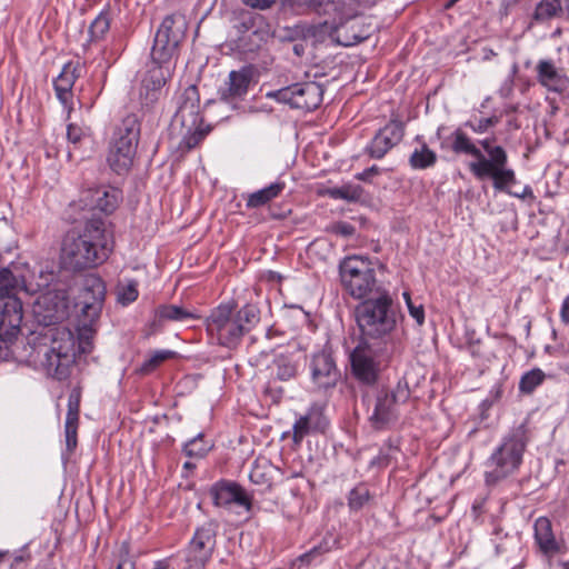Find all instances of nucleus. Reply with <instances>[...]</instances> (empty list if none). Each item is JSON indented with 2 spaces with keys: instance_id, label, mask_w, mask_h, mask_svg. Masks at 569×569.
<instances>
[{
  "instance_id": "nucleus-46",
  "label": "nucleus",
  "mask_w": 569,
  "mask_h": 569,
  "mask_svg": "<svg viewBox=\"0 0 569 569\" xmlns=\"http://www.w3.org/2000/svg\"><path fill=\"white\" fill-rule=\"evenodd\" d=\"M260 19H261L260 17H253L251 14H243L238 20V22L234 24V28L239 32L247 33L256 27V21L260 20Z\"/></svg>"
},
{
  "instance_id": "nucleus-48",
  "label": "nucleus",
  "mask_w": 569,
  "mask_h": 569,
  "mask_svg": "<svg viewBox=\"0 0 569 569\" xmlns=\"http://www.w3.org/2000/svg\"><path fill=\"white\" fill-rule=\"evenodd\" d=\"M288 4L298 12H305L315 8L319 0H287Z\"/></svg>"
},
{
  "instance_id": "nucleus-7",
  "label": "nucleus",
  "mask_w": 569,
  "mask_h": 569,
  "mask_svg": "<svg viewBox=\"0 0 569 569\" xmlns=\"http://www.w3.org/2000/svg\"><path fill=\"white\" fill-rule=\"evenodd\" d=\"M139 139L140 121L136 114H128L116 127L108 154V163L118 174L131 168Z\"/></svg>"
},
{
  "instance_id": "nucleus-4",
  "label": "nucleus",
  "mask_w": 569,
  "mask_h": 569,
  "mask_svg": "<svg viewBox=\"0 0 569 569\" xmlns=\"http://www.w3.org/2000/svg\"><path fill=\"white\" fill-rule=\"evenodd\" d=\"M359 329V341L373 343L378 349H387L397 326V311L388 291L359 303L355 309Z\"/></svg>"
},
{
  "instance_id": "nucleus-3",
  "label": "nucleus",
  "mask_w": 569,
  "mask_h": 569,
  "mask_svg": "<svg viewBox=\"0 0 569 569\" xmlns=\"http://www.w3.org/2000/svg\"><path fill=\"white\" fill-rule=\"evenodd\" d=\"M452 138L451 148L456 153H466L476 158V161L469 163V169L476 178L480 180L491 178L496 190L512 194L508 187L516 182V174L512 169L507 168L506 150L500 146L492 144L495 138H487L479 142L486 154L460 129L453 132ZM527 194H532L529 187H526L522 193H513L515 197L520 198H525Z\"/></svg>"
},
{
  "instance_id": "nucleus-16",
  "label": "nucleus",
  "mask_w": 569,
  "mask_h": 569,
  "mask_svg": "<svg viewBox=\"0 0 569 569\" xmlns=\"http://www.w3.org/2000/svg\"><path fill=\"white\" fill-rule=\"evenodd\" d=\"M200 97L196 86H189L179 97L174 121L182 128H194L203 121L201 117Z\"/></svg>"
},
{
  "instance_id": "nucleus-33",
  "label": "nucleus",
  "mask_w": 569,
  "mask_h": 569,
  "mask_svg": "<svg viewBox=\"0 0 569 569\" xmlns=\"http://www.w3.org/2000/svg\"><path fill=\"white\" fill-rule=\"evenodd\" d=\"M359 29V23L357 21H351L346 24H342L337 30V42L345 46H353L359 43L368 38V34L358 33L356 30Z\"/></svg>"
},
{
  "instance_id": "nucleus-34",
  "label": "nucleus",
  "mask_w": 569,
  "mask_h": 569,
  "mask_svg": "<svg viewBox=\"0 0 569 569\" xmlns=\"http://www.w3.org/2000/svg\"><path fill=\"white\" fill-rule=\"evenodd\" d=\"M437 161V154L422 143L420 149H416L409 159L410 166L413 169H426L433 166Z\"/></svg>"
},
{
  "instance_id": "nucleus-55",
  "label": "nucleus",
  "mask_w": 569,
  "mask_h": 569,
  "mask_svg": "<svg viewBox=\"0 0 569 569\" xmlns=\"http://www.w3.org/2000/svg\"><path fill=\"white\" fill-rule=\"evenodd\" d=\"M560 318L562 322L569 325V295L565 298L561 309H560Z\"/></svg>"
},
{
  "instance_id": "nucleus-17",
  "label": "nucleus",
  "mask_w": 569,
  "mask_h": 569,
  "mask_svg": "<svg viewBox=\"0 0 569 569\" xmlns=\"http://www.w3.org/2000/svg\"><path fill=\"white\" fill-rule=\"evenodd\" d=\"M312 380L320 388H329L337 383L339 371L328 350L316 353L311 360Z\"/></svg>"
},
{
  "instance_id": "nucleus-45",
  "label": "nucleus",
  "mask_w": 569,
  "mask_h": 569,
  "mask_svg": "<svg viewBox=\"0 0 569 569\" xmlns=\"http://www.w3.org/2000/svg\"><path fill=\"white\" fill-rule=\"evenodd\" d=\"M403 297L406 299L410 316L417 321L419 326H421L425 321V311L422 306H415L408 292H405Z\"/></svg>"
},
{
  "instance_id": "nucleus-56",
  "label": "nucleus",
  "mask_w": 569,
  "mask_h": 569,
  "mask_svg": "<svg viewBox=\"0 0 569 569\" xmlns=\"http://www.w3.org/2000/svg\"><path fill=\"white\" fill-rule=\"evenodd\" d=\"M379 172V168L377 166H372L371 168L365 170L362 173L358 174L357 178L359 180H366L372 174H377Z\"/></svg>"
},
{
  "instance_id": "nucleus-39",
  "label": "nucleus",
  "mask_w": 569,
  "mask_h": 569,
  "mask_svg": "<svg viewBox=\"0 0 569 569\" xmlns=\"http://www.w3.org/2000/svg\"><path fill=\"white\" fill-rule=\"evenodd\" d=\"M336 543L337 539L333 536L326 537L319 546H316L310 551L301 555L299 560L309 563L312 558L330 551Z\"/></svg>"
},
{
  "instance_id": "nucleus-12",
  "label": "nucleus",
  "mask_w": 569,
  "mask_h": 569,
  "mask_svg": "<svg viewBox=\"0 0 569 569\" xmlns=\"http://www.w3.org/2000/svg\"><path fill=\"white\" fill-rule=\"evenodd\" d=\"M323 89L313 81L295 83L292 86L269 92L267 97L288 103L292 108L311 111L322 101Z\"/></svg>"
},
{
  "instance_id": "nucleus-19",
  "label": "nucleus",
  "mask_w": 569,
  "mask_h": 569,
  "mask_svg": "<svg viewBox=\"0 0 569 569\" xmlns=\"http://www.w3.org/2000/svg\"><path fill=\"white\" fill-rule=\"evenodd\" d=\"M210 495L216 506L229 507L237 505L250 509V499L237 483L221 481L210 489Z\"/></svg>"
},
{
  "instance_id": "nucleus-5",
  "label": "nucleus",
  "mask_w": 569,
  "mask_h": 569,
  "mask_svg": "<svg viewBox=\"0 0 569 569\" xmlns=\"http://www.w3.org/2000/svg\"><path fill=\"white\" fill-rule=\"evenodd\" d=\"M234 309L232 302L222 303L206 320L209 336L229 349H234L260 319L259 310L253 305H246L237 311Z\"/></svg>"
},
{
  "instance_id": "nucleus-54",
  "label": "nucleus",
  "mask_w": 569,
  "mask_h": 569,
  "mask_svg": "<svg viewBox=\"0 0 569 569\" xmlns=\"http://www.w3.org/2000/svg\"><path fill=\"white\" fill-rule=\"evenodd\" d=\"M250 479L251 481L256 482V483H263L266 482V479H264V473H262L260 471V465L257 463L253 469L251 470L250 472Z\"/></svg>"
},
{
  "instance_id": "nucleus-41",
  "label": "nucleus",
  "mask_w": 569,
  "mask_h": 569,
  "mask_svg": "<svg viewBox=\"0 0 569 569\" xmlns=\"http://www.w3.org/2000/svg\"><path fill=\"white\" fill-rule=\"evenodd\" d=\"M117 298L123 306L133 302L138 298L137 282L130 281L127 284H119L117 288Z\"/></svg>"
},
{
  "instance_id": "nucleus-38",
  "label": "nucleus",
  "mask_w": 569,
  "mask_h": 569,
  "mask_svg": "<svg viewBox=\"0 0 569 569\" xmlns=\"http://www.w3.org/2000/svg\"><path fill=\"white\" fill-rule=\"evenodd\" d=\"M545 379V373L540 369H532L522 376L519 389L522 392L530 393L539 386Z\"/></svg>"
},
{
  "instance_id": "nucleus-13",
  "label": "nucleus",
  "mask_w": 569,
  "mask_h": 569,
  "mask_svg": "<svg viewBox=\"0 0 569 569\" xmlns=\"http://www.w3.org/2000/svg\"><path fill=\"white\" fill-rule=\"evenodd\" d=\"M387 349H378L373 343L359 341L350 353L352 375L365 385H373L378 380L380 363L377 358Z\"/></svg>"
},
{
  "instance_id": "nucleus-2",
  "label": "nucleus",
  "mask_w": 569,
  "mask_h": 569,
  "mask_svg": "<svg viewBox=\"0 0 569 569\" xmlns=\"http://www.w3.org/2000/svg\"><path fill=\"white\" fill-rule=\"evenodd\" d=\"M113 250L112 234L100 217L88 219L81 231L66 233L61 246V263L64 269L81 271L103 263Z\"/></svg>"
},
{
  "instance_id": "nucleus-6",
  "label": "nucleus",
  "mask_w": 569,
  "mask_h": 569,
  "mask_svg": "<svg viewBox=\"0 0 569 569\" xmlns=\"http://www.w3.org/2000/svg\"><path fill=\"white\" fill-rule=\"evenodd\" d=\"M528 439L526 423L513 428L511 432L503 438L501 445L493 451L489 459L490 470L487 472L488 482L505 479L519 469Z\"/></svg>"
},
{
  "instance_id": "nucleus-32",
  "label": "nucleus",
  "mask_w": 569,
  "mask_h": 569,
  "mask_svg": "<svg viewBox=\"0 0 569 569\" xmlns=\"http://www.w3.org/2000/svg\"><path fill=\"white\" fill-rule=\"evenodd\" d=\"M283 188L284 184L281 182L271 183L270 186L251 193L248 198L247 206L251 208L261 207L276 198Z\"/></svg>"
},
{
  "instance_id": "nucleus-59",
  "label": "nucleus",
  "mask_w": 569,
  "mask_h": 569,
  "mask_svg": "<svg viewBox=\"0 0 569 569\" xmlns=\"http://www.w3.org/2000/svg\"><path fill=\"white\" fill-rule=\"evenodd\" d=\"M458 0H449L445 6L447 9L451 8Z\"/></svg>"
},
{
  "instance_id": "nucleus-20",
  "label": "nucleus",
  "mask_w": 569,
  "mask_h": 569,
  "mask_svg": "<svg viewBox=\"0 0 569 569\" xmlns=\"http://www.w3.org/2000/svg\"><path fill=\"white\" fill-rule=\"evenodd\" d=\"M80 66L72 62L66 63L60 74L54 80V90L59 101L68 111V118L73 109V93L72 88L77 78L79 77Z\"/></svg>"
},
{
  "instance_id": "nucleus-31",
  "label": "nucleus",
  "mask_w": 569,
  "mask_h": 569,
  "mask_svg": "<svg viewBox=\"0 0 569 569\" xmlns=\"http://www.w3.org/2000/svg\"><path fill=\"white\" fill-rule=\"evenodd\" d=\"M23 282L9 268L0 269V297H17Z\"/></svg>"
},
{
  "instance_id": "nucleus-58",
  "label": "nucleus",
  "mask_w": 569,
  "mask_h": 569,
  "mask_svg": "<svg viewBox=\"0 0 569 569\" xmlns=\"http://www.w3.org/2000/svg\"><path fill=\"white\" fill-rule=\"evenodd\" d=\"M23 560H24V557H23V556H17V557L14 558L13 563H14V565H17V563H19V562H21V561H23Z\"/></svg>"
},
{
  "instance_id": "nucleus-8",
  "label": "nucleus",
  "mask_w": 569,
  "mask_h": 569,
  "mask_svg": "<svg viewBox=\"0 0 569 569\" xmlns=\"http://www.w3.org/2000/svg\"><path fill=\"white\" fill-rule=\"evenodd\" d=\"M341 283L346 291L356 299H362L370 293L382 291L377 286L373 263L361 256L345 258L340 266Z\"/></svg>"
},
{
  "instance_id": "nucleus-26",
  "label": "nucleus",
  "mask_w": 569,
  "mask_h": 569,
  "mask_svg": "<svg viewBox=\"0 0 569 569\" xmlns=\"http://www.w3.org/2000/svg\"><path fill=\"white\" fill-rule=\"evenodd\" d=\"M80 413V393L71 392L68 399V412L66 417L64 433L66 445L69 451H73L77 447V431L79 426Z\"/></svg>"
},
{
  "instance_id": "nucleus-44",
  "label": "nucleus",
  "mask_w": 569,
  "mask_h": 569,
  "mask_svg": "<svg viewBox=\"0 0 569 569\" xmlns=\"http://www.w3.org/2000/svg\"><path fill=\"white\" fill-rule=\"evenodd\" d=\"M114 569H134V561L130 556L128 543H123L119 550L118 562Z\"/></svg>"
},
{
  "instance_id": "nucleus-14",
  "label": "nucleus",
  "mask_w": 569,
  "mask_h": 569,
  "mask_svg": "<svg viewBox=\"0 0 569 569\" xmlns=\"http://www.w3.org/2000/svg\"><path fill=\"white\" fill-rule=\"evenodd\" d=\"M217 526L207 522L198 528L186 549V561L189 568L201 569L211 558L216 547Z\"/></svg>"
},
{
  "instance_id": "nucleus-10",
  "label": "nucleus",
  "mask_w": 569,
  "mask_h": 569,
  "mask_svg": "<svg viewBox=\"0 0 569 569\" xmlns=\"http://www.w3.org/2000/svg\"><path fill=\"white\" fill-rule=\"evenodd\" d=\"M410 398V389L406 380H400L392 390H381L375 401L370 421L376 429H382L396 422L400 416V407Z\"/></svg>"
},
{
  "instance_id": "nucleus-1",
  "label": "nucleus",
  "mask_w": 569,
  "mask_h": 569,
  "mask_svg": "<svg viewBox=\"0 0 569 569\" xmlns=\"http://www.w3.org/2000/svg\"><path fill=\"white\" fill-rule=\"evenodd\" d=\"M70 308L66 290H49L40 295L32 307L38 327L27 338L29 360L58 380L69 376L76 361L74 335L69 328L60 326L68 319Z\"/></svg>"
},
{
  "instance_id": "nucleus-27",
  "label": "nucleus",
  "mask_w": 569,
  "mask_h": 569,
  "mask_svg": "<svg viewBox=\"0 0 569 569\" xmlns=\"http://www.w3.org/2000/svg\"><path fill=\"white\" fill-rule=\"evenodd\" d=\"M535 538L545 555L558 552L559 547L555 539L551 522L546 517H540L535 522Z\"/></svg>"
},
{
  "instance_id": "nucleus-9",
  "label": "nucleus",
  "mask_w": 569,
  "mask_h": 569,
  "mask_svg": "<svg viewBox=\"0 0 569 569\" xmlns=\"http://www.w3.org/2000/svg\"><path fill=\"white\" fill-rule=\"evenodd\" d=\"M187 20L181 13L167 16L158 29L151 51L153 60L158 63L167 62L178 50L184 39Z\"/></svg>"
},
{
  "instance_id": "nucleus-37",
  "label": "nucleus",
  "mask_w": 569,
  "mask_h": 569,
  "mask_svg": "<svg viewBox=\"0 0 569 569\" xmlns=\"http://www.w3.org/2000/svg\"><path fill=\"white\" fill-rule=\"evenodd\" d=\"M176 356L174 351L171 350H158L154 351L149 359H147L142 366L140 367L141 373H150L156 368H158L162 362L168 359H171Z\"/></svg>"
},
{
  "instance_id": "nucleus-35",
  "label": "nucleus",
  "mask_w": 569,
  "mask_h": 569,
  "mask_svg": "<svg viewBox=\"0 0 569 569\" xmlns=\"http://www.w3.org/2000/svg\"><path fill=\"white\" fill-rule=\"evenodd\" d=\"M110 29V18L107 12H100L89 26V41L101 40Z\"/></svg>"
},
{
  "instance_id": "nucleus-28",
  "label": "nucleus",
  "mask_w": 569,
  "mask_h": 569,
  "mask_svg": "<svg viewBox=\"0 0 569 569\" xmlns=\"http://www.w3.org/2000/svg\"><path fill=\"white\" fill-rule=\"evenodd\" d=\"M197 316L180 306L161 305L154 311L153 326H162L168 321H187Z\"/></svg>"
},
{
  "instance_id": "nucleus-42",
  "label": "nucleus",
  "mask_w": 569,
  "mask_h": 569,
  "mask_svg": "<svg viewBox=\"0 0 569 569\" xmlns=\"http://www.w3.org/2000/svg\"><path fill=\"white\" fill-rule=\"evenodd\" d=\"M263 36L264 33L262 31L254 29L248 36L249 43H247L244 37L239 38L238 48H240L244 52H253L261 47Z\"/></svg>"
},
{
  "instance_id": "nucleus-63",
  "label": "nucleus",
  "mask_w": 569,
  "mask_h": 569,
  "mask_svg": "<svg viewBox=\"0 0 569 569\" xmlns=\"http://www.w3.org/2000/svg\"><path fill=\"white\" fill-rule=\"evenodd\" d=\"M567 373H569V367L566 368Z\"/></svg>"
},
{
  "instance_id": "nucleus-61",
  "label": "nucleus",
  "mask_w": 569,
  "mask_h": 569,
  "mask_svg": "<svg viewBox=\"0 0 569 569\" xmlns=\"http://www.w3.org/2000/svg\"><path fill=\"white\" fill-rule=\"evenodd\" d=\"M193 467H194V465H193V463H191V462H186V463H184V468H186V469H191V468H193Z\"/></svg>"
},
{
  "instance_id": "nucleus-49",
  "label": "nucleus",
  "mask_w": 569,
  "mask_h": 569,
  "mask_svg": "<svg viewBox=\"0 0 569 569\" xmlns=\"http://www.w3.org/2000/svg\"><path fill=\"white\" fill-rule=\"evenodd\" d=\"M82 137H84V131L82 130V128L74 123L68 124L67 138L71 143H78L82 139Z\"/></svg>"
},
{
  "instance_id": "nucleus-62",
  "label": "nucleus",
  "mask_w": 569,
  "mask_h": 569,
  "mask_svg": "<svg viewBox=\"0 0 569 569\" xmlns=\"http://www.w3.org/2000/svg\"><path fill=\"white\" fill-rule=\"evenodd\" d=\"M320 29H321V31L323 30L325 32H327L329 28H328V24L325 23L323 26H320Z\"/></svg>"
},
{
  "instance_id": "nucleus-29",
  "label": "nucleus",
  "mask_w": 569,
  "mask_h": 569,
  "mask_svg": "<svg viewBox=\"0 0 569 569\" xmlns=\"http://www.w3.org/2000/svg\"><path fill=\"white\" fill-rule=\"evenodd\" d=\"M563 13L561 0H541L535 8L532 20L537 23H546L561 18Z\"/></svg>"
},
{
  "instance_id": "nucleus-60",
  "label": "nucleus",
  "mask_w": 569,
  "mask_h": 569,
  "mask_svg": "<svg viewBox=\"0 0 569 569\" xmlns=\"http://www.w3.org/2000/svg\"><path fill=\"white\" fill-rule=\"evenodd\" d=\"M458 0H449L445 6L447 9L451 8Z\"/></svg>"
},
{
  "instance_id": "nucleus-11",
  "label": "nucleus",
  "mask_w": 569,
  "mask_h": 569,
  "mask_svg": "<svg viewBox=\"0 0 569 569\" xmlns=\"http://www.w3.org/2000/svg\"><path fill=\"white\" fill-rule=\"evenodd\" d=\"M106 298V286L96 274L84 277L79 290L74 308L79 310V318L96 322L101 313Z\"/></svg>"
},
{
  "instance_id": "nucleus-24",
  "label": "nucleus",
  "mask_w": 569,
  "mask_h": 569,
  "mask_svg": "<svg viewBox=\"0 0 569 569\" xmlns=\"http://www.w3.org/2000/svg\"><path fill=\"white\" fill-rule=\"evenodd\" d=\"M326 426V419L320 410H309L305 416H301L293 425L295 443H300L302 439L312 431H323Z\"/></svg>"
},
{
  "instance_id": "nucleus-40",
  "label": "nucleus",
  "mask_w": 569,
  "mask_h": 569,
  "mask_svg": "<svg viewBox=\"0 0 569 569\" xmlns=\"http://www.w3.org/2000/svg\"><path fill=\"white\" fill-rule=\"evenodd\" d=\"M370 492L369 489L363 486H357L350 491L349 495V506L353 510H358L365 506L369 501Z\"/></svg>"
},
{
  "instance_id": "nucleus-22",
  "label": "nucleus",
  "mask_w": 569,
  "mask_h": 569,
  "mask_svg": "<svg viewBox=\"0 0 569 569\" xmlns=\"http://www.w3.org/2000/svg\"><path fill=\"white\" fill-rule=\"evenodd\" d=\"M119 199L120 191L118 189L99 187L84 191L81 201L91 209L110 213L117 208Z\"/></svg>"
},
{
  "instance_id": "nucleus-30",
  "label": "nucleus",
  "mask_w": 569,
  "mask_h": 569,
  "mask_svg": "<svg viewBox=\"0 0 569 569\" xmlns=\"http://www.w3.org/2000/svg\"><path fill=\"white\" fill-rule=\"evenodd\" d=\"M184 130L182 140L180 142V148L186 151H190L196 148L204 137L210 132V126H204L203 121L201 123H197L194 128H182Z\"/></svg>"
},
{
  "instance_id": "nucleus-57",
  "label": "nucleus",
  "mask_w": 569,
  "mask_h": 569,
  "mask_svg": "<svg viewBox=\"0 0 569 569\" xmlns=\"http://www.w3.org/2000/svg\"><path fill=\"white\" fill-rule=\"evenodd\" d=\"M153 569H168V566L164 562H158Z\"/></svg>"
},
{
  "instance_id": "nucleus-21",
  "label": "nucleus",
  "mask_w": 569,
  "mask_h": 569,
  "mask_svg": "<svg viewBox=\"0 0 569 569\" xmlns=\"http://www.w3.org/2000/svg\"><path fill=\"white\" fill-rule=\"evenodd\" d=\"M267 370L269 373V385L277 381L287 382L297 377L299 363L293 353L278 352L273 355Z\"/></svg>"
},
{
  "instance_id": "nucleus-15",
  "label": "nucleus",
  "mask_w": 569,
  "mask_h": 569,
  "mask_svg": "<svg viewBox=\"0 0 569 569\" xmlns=\"http://www.w3.org/2000/svg\"><path fill=\"white\" fill-rule=\"evenodd\" d=\"M22 303L18 297H0V340L10 341L20 331Z\"/></svg>"
},
{
  "instance_id": "nucleus-23",
  "label": "nucleus",
  "mask_w": 569,
  "mask_h": 569,
  "mask_svg": "<svg viewBox=\"0 0 569 569\" xmlns=\"http://www.w3.org/2000/svg\"><path fill=\"white\" fill-rule=\"evenodd\" d=\"M538 81L550 91L562 92L569 83L568 77L551 61L540 60L537 64Z\"/></svg>"
},
{
  "instance_id": "nucleus-43",
  "label": "nucleus",
  "mask_w": 569,
  "mask_h": 569,
  "mask_svg": "<svg viewBox=\"0 0 569 569\" xmlns=\"http://www.w3.org/2000/svg\"><path fill=\"white\" fill-rule=\"evenodd\" d=\"M209 448L203 442L202 435H198L184 445L183 451L189 457H203Z\"/></svg>"
},
{
  "instance_id": "nucleus-25",
  "label": "nucleus",
  "mask_w": 569,
  "mask_h": 569,
  "mask_svg": "<svg viewBox=\"0 0 569 569\" xmlns=\"http://www.w3.org/2000/svg\"><path fill=\"white\" fill-rule=\"evenodd\" d=\"M252 80V69L250 67H243L238 71H231L229 73L228 88L221 91V99L230 101L234 98L244 96L249 89Z\"/></svg>"
},
{
  "instance_id": "nucleus-18",
  "label": "nucleus",
  "mask_w": 569,
  "mask_h": 569,
  "mask_svg": "<svg viewBox=\"0 0 569 569\" xmlns=\"http://www.w3.org/2000/svg\"><path fill=\"white\" fill-rule=\"evenodd\" d=\"M402 124L391 121L376 133L367 150L371 158L381 159L392 147L402 140Z\"/></svg>"
},
{
  "instance_id": "nucleus-50",
  "label": "nucleus",
  "mask_w": 569,
  "mask_h": 569,
  "mask_svg": "<svg viewBox=\"0 0 569 569\" xmlns=\"http://www.w3.org/2000/svg\"><path fill=\"white\" fill-rule=\"evenodd\" d=\"M498 122V119L496 117L485 118L480 119L478 122V126L473 128L476 132H485L488 130V128L495 126Z\"/></svg>"
},
{
  "instance_id": "nucleus-36",
  "label": "nucleus",
  "mask_w": 569,
  "mask_h": 569,
  "mask_svg": "<svg viewBox=\"0 0 569 569\" xmlns=\"http://www.w3.org/2000/svg\"><path fill=\"white\" fill-rule=\"evenodd\" d=\"M326 193L332 199L358 201L361 198L362 189L359 186L346 184L342 187L329 188Z\"/></svg>"
},
{
  "instance_id": "nucleus-47",
  "label": "nucleus",
  "mask_w": 569,
  "mask_h": 569,
  "mask_svg": "<svg viewBox=\"0 0 569 569\" xmlns=\"http://www.w3.org/2000/svg\"><path fill=\"white\" fill-rule=\"evenodd\" d=\"M80 321L81 327L79 328L77 339L92 341L96 332L94 329L92 328V325L94 322L86 321L83 318H80Z\"/></svg>"
},
{
  "instance_id": "nucleus-53",
  "label": "nucleus",
  "mask_w": 569,
  "mask_h": 569,
  "mask_svg": "<svg viewBox=\"0 0 569 569\" xmlns=\"http://www.w3.org/2000/svg\"><path fill=\"white\" fill-rule=\"evenodd\" d=\"M242 1L252 8L266 9V8H269L276 0H242Z\"/></svg>"
},
{
  "instance_id": "nucleus-51",
  "label": "nucleus",
  "mask_w": 569,
  "mask_h": 569,
  "mask_svg": "<svg viewBox=\"0 0 569 569\" xmlns=\"http://www.w3.org/2000/svg\"><path fill=\"white\" fill-rule=\"evenodd\" d=\"M332 230L336 233L342 234L345 237L352 236L355 232V228L351 224L346 223V222L337 223L336 226H333Z\"/></svg>"
},
{
  "instance_id": "nucleus-52",
  "label": "nucleus",
  "mask_w": 569,
  "mask_h": 569,
  "mask_svg": "<svg viewBox=\"0 0 569 569\" xmlns=\"http://www.w3.org/2000/svg\"><path fill=\"white\" fill-rule=\"evenodd\" d=\"M76 340V355L79 353H89L91 352L93 345L92 341L80 340L74 337Z\"/></svg>"
}]
</instances>
